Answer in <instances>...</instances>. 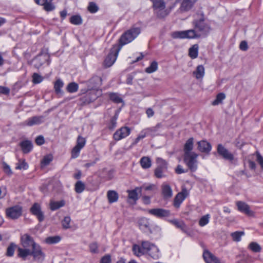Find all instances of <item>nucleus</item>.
Segmentation results:
<instances>
[{
  "instance_id": "obj_5",
  "label": "nucleus",
  "mask_w": 263,
  "mask_h": 263,
  "mask_svg": "<svg viewBox=\"0 0 263 263\" xmlns=\"http://www.w3.org/2000/svg\"><path fill=\"white\" fill-rule=\"evenodd\" d=\"M121 47L115 45L110 51L109 53L105 58L104 64L105 67H109L115 62Z\"/></svg>"
},
{
  "instance_id": "obj_3",
  "label": "nucleus",
  "mask_w": 263,
  "mask_h": 263,
  "mask_svg": "<svg viewBox=\"0 0 263 263\" xmlns=\"http://www.w3.org/2000/svg\"><path fill=\"white\" fill-rule=\"evenodd\" d=\"M153 3L155 13L159 18H163L169 13L165 9V3L163 0H150Z\"/></svg>"
},
{
  "instance_id": "obj_29",
  "label": "nucleus",
  "mask_w": 263,
  "mask_h": 263,
  "mask_svg": "<svg viewBox=\"0 0 263 263\" xmlns=\"http://www.w3.org/2000/svg\"><path fill=\"white\" fill-rule=\"evenodd\" d=\"M147 253L154 259H159L161 256L159 249L155 245L152 246L151 249Z\"/></svg>"
},
{
  "instance_id": "obj_4",
  "label": "nucleus",
  "mask_w": 263,
  "mask_h": 263,
  "mask_svg": "<svg viewBox=\"0 0 263 263\" xmlns=\"http://www.w3.org/2000/svg\"><path fill=\"white\" fill-rule=\"evenodd\" d=\"M198 157V155L195 153L183 155L184 162L192 172H195L197 170Z\"/></svg>"
},
{
  "instance_id": "obj_45",
  "label": "nucleus",
  "mask_w": 263,
  "mask_h": 263,
  "mask_svg": "<svg viewBox=\"0 0 263 263\" xmlns=\"http://www.w3.org/2000/svg\"><path fill=\"white\" fill-rule=\"evenodd\" d=\"M28 168V165L25 159H20L18 162L16 164L15 169L16 170H27Z\"/></svg>"
},
{
  "instance_id": "obj_54",
  "label": "nucleus",
  "mask_w": 263,
  "mask_h": 263,
  "mask_svg": "<svg viewBox=\"0 0 263 263\" xmlns=\"http://www.w3.org/2000/svg\"><path fill=\"white\" fill-rule=\"evenodd\" d=\"M156 161L158 164V167H161V168L167 170V163L164 159L161 158H158Z\"/></svg>"
},
{
  "instance_id": "obj_19",
  "label": "nucleus",
  "mask_w": 263,
  "mask_h": 263,
  "mask_svg": "<svg viewBox=\"0 0 263 263\" xmlns=\"http://www.w3.org/2000/svg\"><path fill=\"white\" fill-rule=\"evenodd\" d=\"M139 228L144 231H148L152 233L149 220L145 217L141 218L138 221Z\"/></svg>"
},
{
  "instance_id": "obj_34",
  "label": "nucleus",
  "mask_w": 263,
  "mask_h": 263,
  "mask_svg": "<svg viewBox=\"0 0 263 263\" xmlns=\"http://www.w3.org/2000/svg\"><path fill=\"white\" fill-rule=\"evenodd\" d=\"M64 205L65 201L64 200H61L60 201H51L50 203V208L51 210L55 211L64 206Z\"/></svg>"
},
{
  "instance_id": "obj_1",
  "label": "nucleus",
  "mask_w": 263,
  "mask_h": 263,
  "mask_svg": "<svg viewBox=\"0 0 263 263\" xmlns=\"http://www.w3.org/2000/svg\"><path fill=\"white\" fill-rule=\"evenodd\" d=\"M192 23L194 29L191 30L194 32L193 34L194 39L205 37L211 30L210 26L204 22L203 18H200L199 20L195 19Z\"/></svg>"
},
{
  "instance_id": "obj_56",
  "label": "nucleus",
  "mask_w": 263,
  "mask_h": 263,
  "mask_svg": "<svg viewBox=\"0 0 263 263\" xmlns=\"http://www.w3.org/2000/svg\"><path fill=\"white\" fill-rule=\"evenodd\" d=\"M210 215L209 214H206L203 216H202L199 221V225L200 227H204L206 224H207L209 222Z\"/></svg>"
},
{
  "instance_id": "obj_55",
  "label": "nucleus",
  "mask_w": 263,
  "mask_h": 263,
  "mask_svg": "<svg viewBox=\"0 0 263 263\" xmlns=\"http://www.w3.org/2000/svg\"><path fill=\"white\" fill-rule=\"evenodd\" d=\"M87 9L90 13H95L98 11L99 8L95 3L90 2L88 6Z\"/></svg>"
},
{
  "instance_id": "obj_24",
  "label": "nucleus",
  "mask_w": 263,
  "mask_h": 263,
  "mask_svg": "<svg viewBox=\"0 0 263 263\" xmlns=\"http://www.w3.org/2000/svg\"><path fill=\"white\" fill-rule=\"evenodd\" d=\"M236 204L239 211L248 215H252V212L250 210L249 206L246 203L241 201H238L237 202Z\"/></svg>"
},
{
  "instance_id": "obj_8",
  "label": "nucleus",
  "mask_w": 263,
  "mask_h": 263,
  "mask_svg": "<svg viewBox=\"0 0 263 263\" xmlns=\"http://www.w3.org/2000/svg\"><path fill=\"white\" fill-rule=\"evenodd\" d=\"M30 250L31 255L33 257L34 260L39 262H42L44 260L45 255L39 245L34 244V247Z\"/></svg>"
},
{
  "instance_id": "obj_60",
  "label": "nucleus",
  "mask_w": 263,
  "mask_h": 263,
  "mask_svg": "<svg viewBox=\"0 0 263 263\" xmlns=\"http://www.w3.org/2000/svg\"><path fill=\"white\" fill-rule=\"evenodd\" d=\"M52 160V157L51 155L45 156L41 161L42 166L48 165Z\"/></svg>"
},
{
  "instance_id": "obj_27",
  "label": "nucleus",
  "mask_w": 263,
  "mask_h": 263,
  "mask_svg": "<svg viewBox=\"0 0 263 263\" xmlns=\"http://www.w3.org/2000/svg\"><path fill=\"white\" fill-rule=\"evenodd\" d=\"M170 222L174 225L176 228L180 229L182 232L186 233L187 228L184 222L182 221H179L176 219L170 220Z\"/></svg>"
},
{
  "instance_id": "obj_11",
  "label": "nucleus",
  "mask_w": 263,
  "mask_h": 263,
  "mask_svg": "<svg viewBox=\"0 0 263 263\" xmlns=\"http://www.w3.org/2000/svg\"><path fill=\"white\" fill-rule=\"evenodd\" d=\"M148 213L159 218L167 217L171 215L170 211L162 208L149 209Z\"/></svg>"
},
{
  "instance_id": "obj_9",
  "label": "nucleus",
  "mask_w": 263,
  "mask_h": 263,
  "mask_svg": "<svg viewBox=\"0 0 263 263\" xmlns=\"http://www.w3.org/2000/svg\"><path fill=\"white\" fill-rule=\"evenodd\" d=\"M99 91L95 89H92L87 92L86 94L80 98V100L83 104H87L94 101L99 96Z\"/></svg>"
},
{
  "instance_id": "obj_49",
  "label": "nucleus",
  "mask_w": 263,
  "mask_h": 263,
  "mask_svg": "<svg viewBox=\"0 0 263 263\" xmlns=\"http://www.w3.org/2000/svg\"><path fill=\"white\" fill-rule=\"evenodd\" d=\"M109 98L116 103H120L123 102L122 99L116 93H111L109 94Z\"/></svg>"
},
{
  "instance_id": "obj_61",
  "label": "nucleus",
  "mask_w": 263,
  "mask_h": 263,
  "mask_svg": "<svg viewBox=\"0 0 263 263\" xmlns=\"http://www.w3.org/2000/svg\"><path fill=\"white\" fill-rule=\"evenodd\" d=\"M89 248L90 249V251L92 253H98L99 250V245L96 242H93L89 244Z\"/></svg>"
},
{
  "instance_id": "obj_16",
  "label": "nucleus",
  "mask_w": 263,
  "mask_h": 263,
  "mask_svg": "<svg viewBox=\"0 0 263 263\" xmlns=\"http://www.w3.org/2000/svg\"><path fill=\"white\" fill-rule=\"evenodd\" d=\"M161 193L165 200L169 199L173 196V190L171 186L166 183H163L161 185Z\"/></svg>"
},
{
  "instance_id": "obj_21",
  "label": "nucleus",
  "mask_w": 263,
  "mask_h": 263,
  "mask_svg": "<svg viewBox=\"0 0 263 263\" xmlns=\"http://www.w3.org/2000/svg\"><path fill=\"white\" fill-rule=\"evenodd\" d=\"M203 257L206 263H220L219 259L208 251L203 252Z\"/></svg>"
},
{
  "instance_id": "obj_41",
  "label": "nucleus",
  "mask_w": 263,
  "mask_h": 263,
  "mask_svg": "<svg viewBox=\"0 0 263 263\" xmlns=\"http://www.w3.org/2000/svg\"><path fill=\"white\" fill-rule=\"evenodd\" d=\"M226 98V95L223 92L217 95L216 99L212 102V104L214 106L218 105L222 103V101Z\"/></svg>"
},
{
  "instance_id": "obj_63",
  "label": "nucleus",
  "mask_w": 263,
  "mask_h": 263,
  "mask_svg": "<svg viewBox=\"0 0 263 263\" xmlns=\"http://www.w3.org/2000/svg\"><path fill=\"white\" fill-rule=\"evenodd\" d=\"M256 160L260 165L261 168L263 170V157L260 154V153L257 151L256 152Z\"/></svg>"
},
{
  "instance_id": "obj_36",
  "label": "nucleus",
  "mask_w": 263,
  "mask_h": 263,
  "mask_svg": "<svg viewBox=\"0 0 263 263\" xmlns=\"http://www.w3.org/2000/svg\"><path fill=\"white\" fill-rule=\"evenodd\" d=\"M78 89L79 85L76 82L69 83L66 88L67 91L69 93L76 92L78 90Z\"/></svg>"
},
{
  "instance_id": "obj_23",
  "label": "nucleus",
  "mask_w": 263,
  "mask_h": 263,
  "mask_svg": "<svg viewBox=\"0 0 263 263\" xmlns=\"http://www.w3.org/2000/svg\"><path fill=\"white\" fill-rule=\"evenodd\" d=\"M141 187H137L135 189L132 190H127L128 193V198L129 200H131L134 202V203H136V201L138 199V191H141Z\"/></svg>"
},
{
  "instance_id": "obj_7",
  "label": "nucleus",
  "mask_w": 263,
  "mask_h": 263,
  "mask_svg": "<svg viewBox=\"0 0 263 263\" xmlns=\"http://www.w3.org/2000/svg\"><path fill=\"white\" fill-rule=\"evenodd\" d=\"M22 207L20 205H16L6 209V215L10 219H16L22 215Z\"/></svg>"
},
{
  "instance_id": "obj_59",
  "label": "nucleus",
  "mask_w": 263,
  "mask_h": 263,
  "mask_svg": "<svg viewBox=\"0 0 263 263\" xmlns=\"http://www.w3.org/2000/svg\"><path fill=\"white\" fill-rule=\"evenodd\" d=\"M86 144V140L84 138L81 136H79L77 140L76 145L80 147V148H83Z\"/></svg>"
},
{
  "instance_id": "obj_50",
  "label": "nucleus",
  "mask_w": 263,
  "mask_h": 263,
  "mask_svg": "<svg viewBox=\"0 0 263 263\" xmlns=\"http://www.w3.org/2000/svg\"><path fill=\"white\" fill-rule=\"evenodd\" d=\"M61 240V237L59 236L48 237L46 239V242L48 244L58 243Z\"/></svg>"
},
{
  "instance_id": "obj_2",
  "label": "nucleus",
  "mask_w": 263,
  "mask_h": 263,
  "mask_svg": "<svg viewBox=\"0 0 263 263\" xmlns=\"http://www.w3.org/2000/svg\"><path fill=\"white\" fill-rule=\"evenodd\" d=\"M141 30L139 27H133L125 32L119 40L120 45L118 47H122L132 42L140 33Z\"/></svg>"
},
{
  "instance_id": "obj_43",
  "label": "nucleus",
  "mask_w": 263,
  "mask_h": 263,
  "mask_svg": "<svg viewBox=\"0 0 263 263\" xmlns=\"http://www.w3.org/2000/svg\"><path fill=\"white\" fill-rule=\"evenodd\" d=\"M245 235L244 231H236L231 233V237L233 240L236 242H239L241 240L242 236Z\"/></svg>"
},
{
  "instance_id": "obj_37",
  "label": "nucleus",
  "mask_w": 263,
  "mask_h": 263,
  "mask_svg": "<svg viewBox=\"0 0 263 263\" xmlns=\"http://www.w3.org/2000/svg\"><path fill=\"white\" fill-rule=\"evenodd\" d=\"M198 45L195 44L189 49V54L192 59H195L198 57Z\"/></svg>"
},
{
  "instance_id": "obj_12",
  "label": "nucleus",
  "mask_w": 263,
  "mask_h": 263,
  "mask_svg": "<svg viewBox=\"0 0 263 263\" xmlns=\"http://www.w3.org/2000/svg\"><path fill=\"white\" fill-rule=\"evenodd\" d=\"M194 32L191 30L189 29L184 31H176L173 32L171 33V36L173 39H194L193 34Z\"/></svg>"
},
{
  "instance_id": "obj_47",
  "label": "nucleus",
  "mask_w": 263,
  "mask_h": 263,
  "mask_svg": "<svg viewBox=\"0 0 263 263\" xmlns=\"http://www.w3.org/2000/svg\"><path fill=\"white\" fill-rule=\"evenodd\" d=\"M118 119V115H115L110 120L108 124L107 127L110 130L114 129L117 126V120Z\"/></svg>"
},
{
  "instance_id": "obj_38",
  "label": "nucleus",
  "mask_w": 263,
  "mask_h": 263,
  "mask_svg": "<svg viewBox=\"0 0 263 263\" xmlns=\"http://www.w3.org/2000/svg\"><path fill=\"white\" fill-rule=\"evenodd\" d=\"M64 86L63 82L60 79L57 80L54 84V89L57 94H60L62 92L61 88Z\"/></svg>"
},
{
  "instance_id": "obj_14",
  "label": "nucleus",
  "mask_w": 263,
  "mask_h": 263,
  "mask_svg": "<svg viewBox=\"0 0 263 263\" xmlns=\"http://www.w3.org/2000/svg\"><path fill=\"white\" fill-rule=\"evenodd\" d=\"M187 195V191L186 189L183 190L178 193L175 197L173 201V205L176 209L180 208L181 204L184 200Z\"/></svg>"
},
{
  "instance_id": "obj_46",
  "label": "nucleus",
  "mask_w": 263,
  "mask_h": 263,
  "mask_svg": "<svg viewBox=\"0 0 263 263\" xmlns=\"http://www.w3.org/2000/svg\"><path fill=\"white\" fill-rule=\"evenodd\" d=\"M158 69V63L156 61H153L151 65L147 67L145 71L148 73H151L156 71Z\"/></svg>"
},
{
  "instance_id": "obj_44",
  "label": "nucleus",
  "mask_w": 263,
  "mask_h": 263,
  "mask_svg": "<svg viewBox=\"0 0 263 263\" xmlns=\"http://www.w3.org/2000/svg\"><path fill=\"white\" fill-rule=\"evenodd\" d=\"M166 170L157 167L154 171V175L157 178H162L165 177L164 172Z\"/></svg>"
},
{
  "instance_id": "obj_17",
  "label": "nucleus",
  "mask_w": 263,
  "mask_h": 263,
  "mask_svg": "<svg viewBox=\"0 0 263 263\" xmlns=\"http://www.w3.org/2000/svg\"><path fill=\"white\" fill-rule=\"evenodd\" d=\"M21 242L23 248L26 249L30 247L32 249L34 247V244H36L33 239L28 234H25L21 237Z\"/></svg>"
},
{
  "instance_id": "obj_57",
  "label": "nucleus",
  "mask_w": 263,
  "mask_h": 263,
  "mask_svg": "<svg viewBox=\"0 0 263 263\" xmlns=\"http://www.w3.org/2000/svg\"><path fill=\"white\" fill-rule=\"evenodd\" d=\"M71 219L69 216L65 217L64 219L62 221V225L64 229H68L70 228V223Z\"/></svg>"
},
{
  "instance_id": "obj_25",
  "label": "nucleus",
  "mask_w": 263,
  "mask_h": 263,
  "mask_svg": "<svg viewBox=\"0 0 263 263\" xmlns=\"http://www.w3.org/2000/svg\"><path fill=\"white\" fill-rule=\"evenodd\" d=\"M194 145V138H190L185 142L184 148V155L188 154H192L194 152H192L193 149Z\"/></svg>"
},
{
  "instance_id": "obj_10",
  "label": "nucleus",
  "mask_w": 263,
  "mask_h": 263,
  "mask_svg": "<svg viewBox=\"0 0 263 263\" xmlns=\"http://www.w3.org/2000/svg\"><path fill=\"white\" fill-rule=\"evenodd\" d=\"M131 129L127 126H123L118 129L113 135L115 141H119L127 137L130 134Z\"/></svg>"
},
{
  "instance_id": "obj_42",
  "label": "nucleus",
  "mask_w": 263,
  "mask_h": 263,
  "mask_svg": "<svg viewBox=\"0 0 263 263\" xmlns=\"http://www.w3.org/2000/svg\"><path fill=\"white\" fill-rule=\"evenodd\" d=\"M102 79L99 76H93L89 81V83L92 86V87H97L101 84Z\"/></svg>"
},
{
  "instance_id": "obj_18",
  "label": "nucleus",
  "mask_w": 263,
  "mask_h": 263,
  "mask_svg": "<svg viewBox=\"0 0 263 263\" xmlns=\"http://www.w3.org/2000/svg\"><path fill=\"white\" fill-rule=\"evenodd\" d=\"M198 149L204 153H209L211 151L212 146L211 144L205 140H202L198 142Z\"/></svg>"
},
{
  "instance_id": "obj_51",
  "label": "nucleus",
  "mask_w": 263,
  "mask_h": 263,
  "mask_svg": "<svg viewBox=\"0 0 263 263\" xmlns=\"http://www.w3.org/2000/svg\"><path fill=\"white\" fill-rule=\"evenodd\" d=\"M154 245V244L151 243L148 241H142L141 242V246L143 248V250H144L145 254L151 249L152 246Z\"/></svg>"
},
{
  "instance_id": "obj_53",
  "label": "nucleus",
  "mask_w": 263,
  "mask_h": 263,
  "mask_svg": "<svg viewBox=\"0 0 263 263\" xmlns=\"http://www.w3.org/2000/svg\"><path fill=\"white\" fill-rule=\"evenodd\" d=\"M15 248L16 245L13 243H11L7 248L6 255L8 257L13 256Z\"/></svg>"
},
{
  "instance_id": "obj_32",
  "label": "nucleus",
  "mask_w": 263,
  "mask_h": 263,
  "mask_svg": "<svg viewBox=\"0 0 263 263\" xmlns=\"http://www.w3.org/2000/svg\"><path fill=\"white\" fill-rule=\"evenodd\" d=\"M141 167L144 169H147L152 166V161L148 157H143L140 161Z\"/></svg>"
},
{
  "instance_id": "obj_64",
  "label": "nucleus",
  "mask_w": 263,
  "mask_h": 263,
  "mask_svg": "<svg viewBox=\"0 0 263 263\" xmlns=\"http://www.w3.org/2000/svg\"><path fill=\"white\" fill-rule=\"evenodd\" d=\"M100 263H111V256L109 254L103 256L100 260Z\"/></svg>"
},
{
  "instance_id": "obj_15",
  "label": "nucleus",
  "mask_w": 263,
  "mask_h": 263,
  "mask_svg": "<svg viewBox=\"0 0 263 263\" xmlns=\"http://www.w3.org/2000/svg\"><path fill=\"white\" fill-rule=\"evenodd\" d=\"M30 212L37 218L39 221H42L44 219V215L41 210V206L37 203L33 204L30 208Z\"/></svg>"
},
{
  "instance_id": "obj_22",
  "label": "nucleus",
  "mask_w": 263,
  "mask_h": 263,
  "mask_svg": "<svg viewBox=\"0 0 263 263\" xmlns=\"http://www.w3.org/2000/svg\"><path fill=\"white\" fill-rule=\"evenodd\" d=\"M43 116H34L30 118L25 121L26 124L29 126L40 124L43 122Z\"/></svg>"
},
{
  "instance_id": "obj_30",
  "label": "nucleus",
  "mask_w": 263,
  "mask_h": 263,
  "mask_svg": "<svg viewBox=\"0 0 263 263\" xmlns=\"http://www.w3.org/2000/svg\"><path fill=\"white\" fill-rule=\"evenodd\" d=\"M17 255L19 257L22 258L24 260H26V257L28 255H31V250L26 248H18Z\"/></svg>"
},
{
  "instance_id": "obj_40",
  "label": "nucleus",
  "mask_w": 263,
  "mask_h": 263,
  "mask_svg": "<svg viewBox=\"0 0 263 263\" xmlns=\"http://www.w3.org/2000/svg\"><path fill=\"white\" fill-rule=\"evenodd\" d=\"M85 189V184L82 181H78L74 185V190L77 193H82L84 191Z\"/></svg>"
},
{
  "instance_id": "obj_6",
  "label": "nucleus",
  "mask_w": 263,
  "mask_h": 263,
  "mask_svg": "<svg viewBox=\"0 0 263 263\" xmlns=\"http://www.w3.org/2000/svg\"><path fill=\"white\" fill-rule=\"evenodd\" d=\"M49 60V54L47 52L42 51L33 59V65L35 68H39L46 62H47L48 65H49L50 63Z\"/></svg>"
},
{
  "instance_id": "obj_58",
  "label": "nucleus",
  "mask_w": 263,
  "mask_h": 263,
  "mask_svg": "<svg viewBox=\"0 0 263 263\" xmlns=\"http://www.w3.org/2000/svg\"><path fill=\"white\" fill-rule=\"evenodd\" d=\"M43 80V78L37 73H34L32 75V82L34 84H39Z\"/></svg>"
},
{
  "instance_id": "obj_52",
  "label": "nucleus",
  "mask_w": 263,
  "mask_h": 263,
  "mask_svg": "<svg viewBox=\"0 0 263 263\" xmlns=\"http://www.w3.org/2000/svg\"><path fill=\"white\" fill-rule=\"evenodd\" d=\"M82 148L76 145L71 150V158L75 159L79 157L80 153Z\"/></svg>"
},
{
  "instance_id": "obj_13",
  "label": "nucleus",
  "mask_w": 263,
  "mask_h": 263,
  "mask_svg": "<svg viewBox=\"0 0 263 263\" xmlns=\"http://www.w3.org/2000/svg\"><path fill=\"white\" fill-rule=\"evenodd\" d=\"M197 0H176V3L180 2L179 10L181 12H185L193 8Z\"/></svg>"
},
{
  "instance_id": "obj_35",
  "label": "nucleus",
  "mask_w": 263,
  "mask_h": 263,
  "mask_svg": "<svg viewBox=\"0 0 263 263\" xmlns=\"http://www.w3.org/2000/svg\"><path fill=\"white\" fill-rule=\"evenodd\" d=\"M193 73L197 79L203 78L204 75V67L201 65H198Z\"/></svg>"
},
{
  "instance_id": "obj_20",
  "label": "nucleus",
  "mask_w": 263,
  "mask_h": 263,
  "mask_svg": "<svg viewBox=\"0 0 263 263\" xmlns=\"http://www.w3.org/2000/svg\"><path fill=\"white\" fill-rule=\"evenodd\" d=\"M20 146L24 154H28L33 148L32 142L28 140H23L20 143Z\"/></svg>"
},
{
  "instance_id": "obj_26",
  "label": "nucleus",
  "mask_w": 263,
  "mask_h": 263,
  "mask_svg": "<svg viewBox=\"0 0 263 263\" xmlns=\"http://www.w3.org/2000/svg\"><path fill=\"white\" fill-rule=\"evenodd\" d=\"M217 153L225 159H230V154L222 144H219L217 146Z\"/></svg>"
},
{
  "instance_id": "obj_31",
  "label": "nucleus",
  "mask_w": 263,
  "mask_h": 263,
  "mask_svg": "<svg viewBox=\"0 0 263 263\" xmlns=\"http://www.w3.org/2000/svg\"><path fill=\"white\" fill-rule=\"evenodd\" d=\"M160 126L161 125L160 124H158L155 126L145 128L148 136H150L152 137H155L158 135V129Z\"/></svg>"
},
{
  "instance_id": "obj_28",
  "label": "nucleus",
  "mask_w": 263,
  "mask_h": 263,
  "mask_svg": "<svg viewBox=\"0 0 263 263\" xmlns=\"http://www.w3.org/2000/svg\"><path fill=\"white\" fill-rule=\"evenodd\" d=\"M107 197L109 203H112L118 201L119 195L116 191L109 190L107 193Z\"/></svg>"
},
{
  "instance_id": "obj_62",
  "label": "nucleus",
  "mask_w": 263,
  "mask_h": 263,
  "mask_svg": "<svg viewBox=\"0 0 263 263\" xmlns=\"http://www.w3.org/2000/svg\"><path fill=\"white\" fill-rule=\"evenodd\" d=\"M44 9L46 11H51L55 9V6L52 3V1H48L44 5Z\"/></svg>"
},
{
  "instance_id": "obj_33",
  "label": "nucleus",
  "mask_w": 263,
  "mask_h": 263,
  "mask_svg": "<svg viewBox=\"0 0 263 263\" xmlns=\"http://www.w3.org/2000/svg\"><path fill=\"white\" fill-rule=\"evenodd\" d=\"M132 251L134 254L137 256H141L145 254L143 248L138 245H134L132 248Z\"/></svg>"
},
{
  "instance_id": "obj_48",
  "label": "nucleus",
  "mask_w": 263,
  "mask_h": 263,
  "mask_svg": "<svg viewBox=\"0 0 263 263\" xmlns=\"http://www.w3.org/2000/svg\"><path fill=\"white\" fill-rule=\"evenodd\" d=\"M70 22L72 24L79 25L82 23V19L79 15H73L70 18Z\"/></svg>"
},
{
  "instance_id": "obj_39",
  "label": "nucleus",
  "mask_w": 263,
  "mask_h": 263,
  "mask_svg": "<svg viewBox=\"0 0 263 263\" xmlns=\"http://www.w3.org/2000/svg\"><path fill=\"white\" fill-rule=\"evenodd\" d=\"M248 248L254 253L260 252L261 250L260 246L256 242H250Z\"/></svg>"
}]
</instances>
